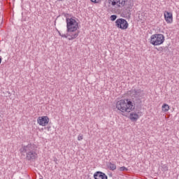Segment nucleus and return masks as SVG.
<instances>
[{
	"label": "nucleus",
	"instance_id": "f257e3e1",
	"mask_svg": "<svg viewBox=\"0 0 179 179\" xmlns=\"http://www.w3.org/2000/svg\"><path fill=\"white\" fill-rule=\"evenodd\" d=\"M20 152L22 156H25V159L28 162H36V159L38 157L37 145L34 143L22 145Z\"/></svg>",
	"mask_w": 179,
	"mask_h": 179
},
{
	"label": "nucleus",
	"instance_id": "f03ea898",
	"mask_svg": "<svg viewBox=\"0 0 179 179\" xmlns=\"http://www.w3.org/2000/svg\"><path fill=\"white\" fill-rule=\"evenodd\" d=\"M116 108L122 113H131L135 108V106H134V103L129 99H122L117 102Z\"/></svg>",
	"mask_w": 179,
	"mask_h": 179
},
{
	"label": "nucleus",
	"instance_id": "7ed1b4c3",
	"mask_svg": "<svg viewBox=\"0 0 179 179\" xmlns=\"http://www.w3.org/2000/svg\"><path fill=\"white\" fill-rule=\"evenodd\" d=\"M127 94H129V96H130L131 97L138 99L137 101L138 104H141V103H142L141 99H142L143 96H145L143 90L141 89H136L135 87H133L131 90L128 91Z\"/></svg>",
	"mask_w": 179,
	"mask_h": 179
},
{
	"label": "nucleus",
	"instance_id": "20e7f679",
	"mask_svg": "<svg viewBox=\"0 0 179 179\" xmlns=\"http://www.w3.org/2000/svg\"><path fill=\"white\" fill-rule=\"evenodd\" d=\"M164 35L156 34L151 36L150 43L152 45H162L164 43Z\"/></svg>",
	"mask_w": 179,
	"mask_h": 179
},
{
	"label": "nucleus",
	"instance_id": "39448f33",
	"mask_svg": "<svg viewBox=\"0 0 179 179\" xmlns=\"http://www.w3.org/2000/svg\"><path fill=\"white\" fill-rule=\"evenodd\" d=\"M66 22L67 28L66 31H75L79 29L78 22H76V20H75L73 17H66Z\"/></svg>",
	"mask_w": 179,
	"mask_h": 179
},
{
	"label": "nucleus",
	"instance_id": "423d86ee",
	"mask_svg": "<svg viewBox=\"0 0 179 179\" xmlns=\"http://www.w3.org/2000/svg\"><path fill=\"white\" fill-rule=\"evenodd\" d=\"M115 26L116 27H117V29H121L122 30H127V29H128V27L129 26V24H128L127 20L124 18H119L115 21Z\"/></svg>",
	"mask_w": 179,
	"mask_h": 179
},
{
	"label": "nucleus",
	"instance_id": "0eeeda50",
	"mask_svg": "<svg viewBox=\"0 0 179 179\" xmlns=\"http://www.w3.org/2000/svg\"><path fill=\"white\" fill-rule=\"evenodd\" d=\"M37 122L41 127H45V125H48L50 122V118L48 116H40L37 119Z\"/></svg>",
	"mask_w": 179,
	"mask_h": 179
},
{
	"label": "nucleus",
	"instance_id": "6e6552de",
	"mask_svg": "<svg viewBox=\"0 0 179 179\" xmlns=\"http://www.w3.org/2000/svg\"><path fill=\"white\" fill-rule=\"evenodd\" d=\"M66 36H67V38L69 41L71 40H75V38H77L78 36H79V31L76 30V31H67Z\"/></svg>",
	"mask_w": 179,
	"mask_h": 179
},
{
	"label": "nucleus",
	"instance_id": "1a4fd4ad",
	"mask_svg": "<svg viewBox=\"0 0 179 179\" xmlns=\"http://www.w3.org/2000/svg\"><path fill=\"white\" fill-rule=\"evenodd\" d=\"M94 179H108V177L106 173L101 171H96L94 173Z\"/></svg>",
	"mask_w": 179,
	"mask_h": 179
},
{
	"label": "nucleus",
	"instance_id": "9d476101",
	"mask_svg": "<svg viewBox=\"0 0 179 179\" xmlns=\"http://www.w3.org/2000/svg\"><path fill=\"white\" fill-rule=\"evenodd\" d=\"M164 19L166 23H173V13L169 11H165L164 13Z\"/></svg>",
	"mask_w": 179,
	"mask_h": 179
},
{
	"label": "nucleus",
	"instance_id": "9b49d317",
	"mask_svg": "<svg viewBox=\"0 0 179 179\" xmlns=\"http://www.w3.org/2000/svg\"><path fill=\"white\" fill-rule=\"evenodd\" d=\"M130 119L133 121H138L139 119V115L135 113H131L130 114Z\"/></svg>",
	"mask_w": 179,
	"mask_h": 179
},
{
	"label": "nucleus",
	"instance_id": "f8f14e48",
	"mask_svg": "<svg viewBox=\"0 0 179 179\" xmlns=\"http://www.w3.org/2000/svg\"><path fill=\"white\" fill-rule=\"evenodd\" d=\"M108 7L110 6H118V0H108Z\"/></svg>",
	"mask_w": 179,
	"mask_h": 179
},
{
	"label": "nucleus",
	"instance_id": "ddd939ff",
	"mask_svg": "<svg viewBox=\"0 0 179 179\" xmlns=\"http://www.w3.org/2000/svg\"><path fill=\"white\" fill-rule=\"evenodd\" d=\"M107 166H108V168L109 169V170H112V171H114V170H115L117 169V165H115V164H113L111 162H108Z\"/></svg>",
	"mask_w": 179,
	"mask_h": 179
},
{
	"label": "nucleus",
	"instance_id": "4468645a",
	"mask_svg": "<svg viewBox=\"0 0 179 179\" xmlns=\"http://www.w3.org/2000/svg\"><path fill=\"white\" fill-rule=\"evenodd\" d=\"M127 0H117V6L120 8L121 6H125V3Z\"/></svg>",
	"mask_w": 179,
	"mask_h": 179
},
{
	"label": "nucleus",
	"instance_id": "2eb2a0df",
	"mask_svg": "<svg viewBox=\"0 0 179 179\" xmlns=\"http://www.w3.org/2000/svg\"><path fill=\"white\" fill-rule=\"evenodd\" d=\"M170 110V106L167 103H164L162 106V111H164V113H167Z\"/></svg>",
	"mask_w": 179,
	"mask_h": 179
},
{
	"label": "nucleus",
	"instance_id": "dca6fc26",
	"mask_svg": "<svg viewBox=\"0 0 179 179\" xmlns=\"http://www.w3.org/2000/svg\"><path fill=\"white\" fill-rule=\"evenodd\" d=\"M162 171L166 173V171H169V166L167 164H164L162 166Z\"/></svg>",
	"mask_w": 179,
	"mask_h": 179
},
{
	"label": "nucleus",
	"instance_id": "f3484780",
	"mask_svg": "<svg viewBox=\"0 0 179 179\" xmlns=\"http://www.w3.org/2000/svg\"><path fill=\"white\" fill-rule=\"evenodd\" d=\"M120 171H128V168L125 166H122L120 168Z\"/></svg>",
	"mask_w": 179,
	"mask_h": 179
},
{
	"label": "nucleus",
	"instance_id": "a211bd4d",
	"mask_svg": "<svg viewBox=\"0 0 179 179\" xmlns=\"http://www.w3.org/2000/svg\"><path fill=\"white\" fill-rule=\"evenodd\" d=\"M116 19H117V15H112L110 16V20H112V22H114Z\"/></svg>",
	"mask_w": 179,
	"mask_h": 179
},
{
	"label": "nucleus",
	"instance_id": "6ab92c4d",
	"mask_svg": "<svg viewBox=\"0 0 179 179\" xmlns=\"http://www.w3.org/2000/svg\"><path fill=\"white\" fill-rule=\"evenodd\" d=\"M91 2H93L94 3H101V0H90Z\"/></svg>",
	"mask_w": 179,
	"mask_h": 179
},
{
	"label": "nucleus",
	"instance_id": "aec40b11",
	"mask_svg": "<svg viewBox=\"0 0 179 179\" xmlns=\"http://www.w3.org/2000/svg\"><path fill=\"white\" fill-rule=\"evenodd\" d=\"M59 35L61 36V37H64V38H68V35L61 34V32L59 31Z\"/></svg>",
	"mask_w": 179,
	"mask_h": 179
},
{
	"label": "nucleus",
	"instance_id": "412c9836",
	"mask_svg": "<svg viewBox=\"0 0 179 179\" xmlns=\"http://www.w3.org/2000/svg\"><path fill=\"white\" fill-rule=\"evenodd\" d=\"M83 139V134H80L78 136V141H82Z\"/></svg>",
	"mask_w": 179,
	"mask_h": 179
},
{
	"label": "nucleus",
	"instance_id": "4be33fe9",
	"mask_svg": "<svg viewBox=\"0 0 179 179\" xmlns=\"http://www.w3.org/2000/svg\"><path fill=\"white\" fill-rule=\"evenodd\" d=\"M127 16H131V13L129 11L127 12V13H126Z\"/></svg>",
	"mask_w": 179,
	"mask_h": 179
},
{
	"label": "nucleus",
	"instance_id": "5701e85b",
	"mask_svg": "<svg viewBox=\"0 0 179 179\" xmlns=\"http://www.w3.org/2000/svg\"><path fill=\"white\" fill-rule=\"evenodd\" d=\"M2 62V59L0 57V64Z\"/></svg>",
	"mask_w": 179,
	"mask_h": 179
},
{
	"label": "nucleus",
	"instance_id": "b1692460",
	"mask_svg": "<svg viewBox=\"0 0 179 179\" xmlns=\"http://www.w3.org/2000/svg\"><path fill=\"white\" fill-rule=\"evenodd\" d=\"M57 1H64V0H57Z\"/></svg>",
	"mask_w": 179,
	"mask_h": 179
},
{
	"label": "nucleus",
	"instance_id": "393cba45",
	"mask_svg": "<svg viewBox=\"0 0 179 179\" xmlns=\"http://www.w3.org/2000/svg\"><path fill=\"white\" fill-rule=\"evenodd\" d=\"M40 179H43V178H40Z\"/></svg>",
	"mask_w": 179,
	"mask_h": 179
}]
</instances>
